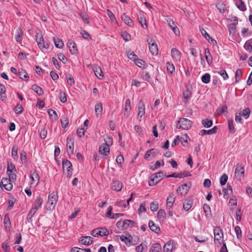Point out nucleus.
I'll return each mask as SVG.
<instances>
[{"instance_id":"obj_1","label":"nucleus","mask_w":252,"mask_h":252,"mask_svg":"<svg viewBox=\"0 0 252 252\" xmlns=\"http://www.w3.org/2000/svg\"><path fill=\"white\" fill-rule=\"evenodd\" d=\"M58 198V195L54 192H52L49 195L47 203L48 210H53L54 209L57 204Z\"/></svg>"},{"instance_id":"obj_2","label":"nucleus","mask_w":252,"mask_h":252,"mask_svg":"<svg viewBox=\"0 0 252 252\" xmlns=\"http://www.w3.org/2000/svg\"><path fill=\"white\" fill-rule=\"evenodd\" d=\"M164 175V173L162 171L152 175L149 181V185L153 186L156 185L162 179Z\"/></svg>"},{"instance_id":"obj_3","label":"nucleus","mask_w":252,"mask_h":252,"mask_svg":"<svg viewBox=\"0 0 252 252\" xmlns=\"http://www.w3.org/2000/svg\"><path fill=\"white\" fill-rule=\"evenodd\" d=\"M192 125L191 121L186 118H180L177 124L176 127L183 129H189Z\"/></svg>"},{"instance_id":"obj_4","label":"nucleus","mask_w":252,"mask_h":252,"mask_svg":"<svg viewBox=\"0 0 252 252\" xmlns=\"http://www.w3.org/2000/svg\"><path fill=\"white\" fill-rule=\"evenodd\" d=\"M214 242L215 244L218 242V245H220L223 242V232L220 227H216L214 229Z\"/></svg>"},{"instance_id":"obj_5","label":"nucleus","mask_w":252,"mask_h":252,"mask_svg":"<svg viewBox=\"0 0 252 252\" xmlns=\"http://www.w3.org/2000/svg\"><path fill=\"white\" fill-rule=\"evenodd\" d=\"M176 249V243L173 240H170L167 241L163 247L164 252H174Z\"/></svg>"},{"instance_id":"obj_6","label":"nucleus","mask_w":252,"mask_h":252,"mask_svg":"<svg viewBox=\"0 0 252 252\" xmlns=\"http://www.w3.org/2000/svg\"><path fill=\"white\" fill-rule=\"evenodd\" d=\"M147 42L149 44V48L150 52L153 55H157L158 54V49L155 40L151 37L147 39Z\"/></svg>"},{"instance_id":"obj_7","label":"nucleus","mask_w":252,"mask_h":252,"mask_svg":"<svg viewBox=\"0 0 252 252\" xmlns=\"http://www.w3.org/2000/svg\"><path fill=\"white\" fill-rule=\"evenodd\" d=\"M74 142V138L72 136H69L67 138L66 142V152L68 155L73 154Z\"/></svg>"},{"instance_id":"obj_8","label":"nucleus","mask_w":252,"mask_h":252,"mask_svg":"<svg viewBox=\"0 0 252 252\" xmlns=\"http://www.w3.org/2000/svg\"><path fill=\"white\" fill-rule=\"evenodd\" d=\"M138 118L141 121V118L145 114V105L142 100H140L138 104Z\"/></svg>"},{"instance_id":"obj_9","label":"nucleus","mask_w":252,"mask_h":252,"mask_svg":"<svg viewBox=\"0 0 252 252\" xmlns=\"http://www.w3.org/2000/svg\"><path fill=\"white\" fill-rule=\"evenodd\" d=\"M79 242L84 245H90L93 242V238L91 236H83L80 237Z\"/></svg>"},{"instance_id":"obj_10","label":"nucleus","mask_w":252,"mask_h":252,"mask_svg":"<svg viewBox=\"0 0 252 252\" xmlns=\"http://www.w3.org/2000/svg\"><path fill=\"white\" fill-rule=\"evenodd\" d=\"M1 183L6 190L9 191L12 189L13 185L9 179L6 178H3L1 180Z\"/></svg>"},{"instance_id":"obj_11","label":"nucleus","mask_w":252,"mask_h":252,"mask_svg":"<svg viewBox=\"0 0 252 252\" xmlns=\"http://www.w3.org/2000/svg\"><path fill=\"white\" fill-rule=\"evenodd\" d=\"M30 177L32 181L31 184L37 186L39 182V176L36 171H34L31 173Z\"/></svg>"},{"instance_id":"obj_12","label":"nucleus","mask_w":252,"mask_h":252,"mask_svg":"<svg viewBox=\"0 0 252 252\" xmlns=\"http://www.w3.org/2000/svg\"><path fill=\"white\" fill-rule=\"evenodd\" d=\"M189 189V187L188 186L187 184H184L178 188L177 192L178 193L181 195H185L188 193Z\"/></svg>"},{"instance_id":"obj_13","label":"nucleus","mask_w":252,"mask_h":252,"mask_svg":"<svg viewBox=\"0 0 252 252\" xmlns=\"http://www.w3.org/2000/svg\"><path fill=\"white\" fill-rule=\"evenodd\" d=\"M99 153L107 156L110 153V148L107 144H103L99 148Z\"/></svg>"},{"instance_id":"obj_14","label":"nucleus","mask_w":252,"mask_h":252,"mask_svg":"<svg viewBox=\"0 0 252 252\" xmlns=\"http://www.w3.org/2000/svg\"><path fill=\"white\" fill-rule=\"evenodd\" d=\"M93 70L94 73L99 79L101 80L103 78V72L101 69V68L97 65H95L93 67Z\"/></svg>"},{"instance_id":"obj_15","label":"nucleus","mask_w":252,"mask_h":252,"mask_svg":"<svg viewBox=\"0 0 252 252\" xmlns=\"http://www.w3.org/2000/svg\"><path fill=\"white\" fill-rule=\"evenodd\" d=\"M123 187L122 184L119 181H114L111 184V189L115 191H121Z\"/></svg>"},{"instance_id":"obj_16","label":"nucleus","mask_w":252,"mask_h":252,"mask_svg":"<svg viewBox=\"0 0 252 252\" xmlns=\"http://www.w3.org/2000/svg\"><path fill=\"white\" fill-rule=\"evenodd\" d=\"M235 175L237 178H238L239 179H241V178H243L244 176V168L241 166L237 165L235 169Z\"/></svg>"},{"instance_id":"obj_17","label":"nucleus","mask_w":252,"mask_h":252,"mask_svg":"<svg viewBox=\"0 0 252 252\" xmlns=\"http://www.w3.org/2000/svg\"><path fill=\"white\" fill-rule=\"evenodd\" d=\"M36 42L38 47L41 48H48V46L46 47L45 45L43 36L41 34H37L36 36Z\"/></svg>"},{"instance_id":"obj_18","label":"nucleus","mask_w":252,"mask_h":252,"mask_svg":"<svg viewBox=\"0 0 252 252\" xmlns=\"http://www.w3.org/2000/svg\"><path fill=\"white\" fill-rule=\"evenodd\" d=\"M67 46L69 48L70 52L72 54H75L77 53V47L75 43L71 40H69L67 43Z\"/></svg>"},{"instance_id":"obj_19","label":"nucleus","mask_w":252,"mask_h":252,"mask_svg":"<svg viewBox=\"0 0 252 252\" xmlns=\"http://www.w3.org/2000/svg\"><path fill=\"white\" fill-rule=\"evenodd\" d=\"M171 56L173 60L176 61H179L181 58L180 52L176 48L171 50Z\"/></svg>"},{"instance_id":"obj_20","label":"nucleus","mask_w":252,"mask_h":252,"mask_svg":"<svg viewBox=\"0 0 252 252\" xmlns=\"http://www.w3.org/2000/svg\"><path fill=\"white\" fill-rule=\"evenodd\" d=\"M175 201V197L173 193H170L166 200V204L168 208H171Z\"/></svg>"},{"instance_id":"obj_21","label":"nucleus","mask_w":252,"mask_h":252,"mask_svg":"<svg viewBox=\"0 0 252 252\" xmlns=\"http://www.w3.org/2000/svg\"><path fill=\"white\" fill-rule=\"evenodd\" d=\"M235 4L237 8L242 11L246 10L247 8L242 0H234Z\"/></svg>"},{"instance_id":"obj_22","label":"nucleus","mask_w":252,"mask_h":252,"mask_svg":"<svg viewBox=\"0 0 252 252\" xmlns=\"http://www.w3.org/2000/svg\"><path fill=\"white\" fill-rule=\"evenodd\" d=\"M131 109L130 107V101L129 99H127L125 102V112L124 115L127 117L129 114V111Z\"/></svg>"},{"instance_id":"obj_23","label":"nucleus","mask_w":252,"mask_h":252,"mask_svg":"<svg viewBox=\"0 0 252 252\" xmlns=\"http://www.w3.org/2000/svg\"><path fill=\"white\" fill-rule=\"evenodd\" d=\"M217 129L218 127L216 126L209 130L202 129L201 131V135L202 136H203L206 134H213L216 133Z\"/></svg>"},{"instance_id":"obj_24","label":"nucleus","mask_w":252,"mask_h":252,"mask_svg":"<svg viewBox=\"0 0 252 252\" xmlns=\"http://www.w3.org/2000/svg\"><path fill=\"white\" fill-rule=\"evenodd\" d=\"M23 35V32L20 28H18L16 31V33L15 34V39L16 41L18 43H21L22 39V36Z\"/></svg>"},{"instance_id":"obj_25","label":"nucleus","mask_w":252,"mask_h":252,"mask_svg":"<svg viewBox=\"0 0 252 252\" xmlns=\"http://www.w3.org/2000/svg\"><path fill=\"white\" fill-rule=\"evenodd\" d=\"M122 19L126 25L129 27L132 26V20L128 15H126V14H123Z\"/></svg>"},{"instance_id":"obj_26","label":"nucleus","mask_w":252,"mask_h":252,"mask_svg":"<svg viewBox=\"0 0 252 252\" xmlns=\"http://www.w3.org/2000/svg\"><path fill=\"white\" fill-rule=\"evenodd\" d=\"M72 164L67 159H63V167L64 170L69 171V170H72Z\"/></svg>"},{"instance_id":"obj_27","label":"nucleus","mask_w":252,"mask_h":252,"mask_svg":"<svg viewBox=\"0 0 252 252\" xmlns=\"http://www.w3.org/2000/svg\"><path fill=\"white\" fill-rule=\"evenodd\" d=\"M161 250V245L158 243L153 244L150 249V252H159Z\"/></svg>"},{"instance_id":"obj_28","label":"nucleus","mask_w":252,"mask_h":252,"mask_svg":"<svg viewBox=\"0 0 252 252\" xmlns=\"http://www.w3.org/2000/svg\"><path fill=\"white\" fill-rule=\"evenodd\" d=\"M204 54L207 62L209 64H210L212 63L213 58L209 51V50L208 48L205 49Z\"/></svg>"},{"instance_id":"obj_29","label":"nucleus","mask_w":252,"mask_h":252,"mask_svg":"<svg viewBox=\"0 0 252 252\" xmlns=\"http://www.w3.org/2000/svg\"><path fill=\"white\" fill-rule=\"evenodd\" d=\"M53 41L57 48H62L63 47L64 43L62 39L57 37H54Z\"/></svg>"},{"instance_id":"obj_30","label":"nucleus","mask_w":252,"mask_h":252,"mask_svg":"<svg viewBox=\"0 0 252 252\" xmlns=\"http://www.w3.org/2000/svg\"><path fill=\"white\" fill-rule=\"evenodd\" d=\"M149 227L152 231L155 233H158L160 231V228L156 225L153 221L150 220L149 222Z\"/></svg>"},{"instance_id":"obj_31","label":"nucleus","mask_w":252,"mask_h":252,"mask_svg":"<svg viewBox=\"0 0 252 252\" xmlns=\"http://www.w3.org/2000/svg\"><path fill=\"white\" fill-rule=\"evenodd\" d=\"M102 110V105L101 103H97L95 104V112L97 117H98L101 114Z\"/></svg>"},{"instance_id":"obj_32","label":"nucleus","mask_w":252,"mask_h":252,"mask_svg":"<svg viewBox=\"0 0 252 252\" xmlns=\"http://www.w3.org/2000/svg\"><path fill=\"white\" fill-rule=\"evenodd\" d=\"M43 200L40 196H38L34 202L33 207L35 209H38L42 205Z\"/></svg>"},{"instance_id":"obj_33","label":"nucleus","mask_w":252,"mask_h":252,"mask_svg":"<svg viewBox=\"0 0 252 252\" xmlns=\"http://www.w3.org/2000/svg\"><path fill=\"white\" fill-rule=\"evenodd\" d=\"M3 223L6 229L10 228L11 227V222L8 214H6L4 218Z\"/></svg>"},{"instance_id":"obj_34","label":"nucleus","mask_w":252,"mask_h":252,"mask_svg":"<svg viewBox=\"0 0 252 252\" xmlns=\"http://www.w3.org/2000/svg\"><path fill=\"white\" fill-rule=\"evenodd\" d=\"M244 48L248 51H252V38L247 41L244 46Z\"/></svg>"},{"instance_id":"obj_35","label":"nucleus","mask_w":252,"mask_h":252,"mask_svg":"<svg viewBox=\"0 0 252 252\" xmlns=\"http://www.w3.org/2000/svg\"><path fill=\"white\" fill-rule=\"evenodd\" d=\"M250 110L249 108L244 109L241 112H239V114L241 116H243L246 119H248L250 115Z\"/></svg>"},{"instance_id":"obj_36","label":"nucleus","mask_w":252,"mask_h":252,"mask_svg":"<svg viewBox=\"0 0 252 252\" xmlns=\"http://www.w3.org/2000/svg\"><path fill=\"white\" fill-rule=\"evenodd\" d=\"M125 228L126 230L128 228H132L135 225V222L132 220H125Z\"/></svg>"},{"instance_id":"obj_37","label":"nucleus","mask_w":252,"mask_h":252,"mask_svg":"<svg viewBox=\"0 0 252 252\" xmlns=\"http://www.w3.org/2000/svg\"><path fill=\"white\" fill-rule=\"evenodd\" d=\"M191 92L189 90L187 89L183 92V97L185 100V102L186 103L189 98L191 95Z\"/></svg>"},{"instance_id":"obj_38","label":"nucleus","mask_w":252,"mask_h":252,"mask_svg":"<svg viewBox=\"0 0 252 252\" xmlns=\"http://www.w3.org/2000/svg\"><path fill=\"white\" fill-rule=\"evenodd\" d=\"M216 7L220 13H224L226 10V7L223 3L219 2L216 4Z\"/></svg>"},{"instance_id":"obj_39","label":"nucleus","mask_w":252,"mask_h":252,"mask_svg":"<svg viewBox=\"0 0 252 252\" xmlns=\"http://www.w3.org/2000/svg\"><path fill=\"white\" fill-rule=\"evenodd\" d=\"M203 209L205 216L208 218L210 217L211 216V210L210 206L208 205L205 204L203 206Z\"/></svg>"},{"instance_id":"obj_40","label":"nucleus","mask_w":252,"mask_h":252,"mask_svg":"<svg viewBox=\"0 0 252 252\" xmlns=\"http://www.w3.org/2000/svg\"><path fill=\"white\" fill-rule=\"evenodd\" d=\"M223 192L224 193H223L224 197L225 198H227L229 194L230 193H232V189L231 187L230 186H228V185H227V188L223 189Z\"/></svg>"},{"instance_id":"obj_41","label":"nucleus","mask_w":252,"mask_h":252,"mask_svg":"<svg viewBox=\"0 0 252 252\" xmlns=\"http://www.w3.org/2000/svg\"><path fill=\"white\" fill-rule=\"evenodd\" d=\"M147 249V246L146 245H143V244H141L136 247L135 250L137 252H143L146 251Z\"/></svg>"},{"instance_id":"obj_42","label":"nucleus","mask_w":252,"mask_h":252,"mask_svg":"<svg viewBox=\"0 0 252 252\" xmlns=\"http://www.w3.org/2000/svg\"><path fill=\"white\" fill-rule=\"evenodd\" d=\"M99 228L100 236H107L109 234V230L105 227H101Z\"/></svg>"},{"instance_id":"obj_43","label":"nucleus","mask_w":252,"mask_h":252,"mask_svg":"<svg viewBox=\"0 0 252 252\" xmlns=\"http://www.w3.org/2000/svg\"><path fill=\"white\" fill-rule=\"evenodd\" d=\"M202 124L205 127H210L213 125V122L211 120L204 119L202 121Z\"/></svg>"},{"instance_id":"obj_44","label":"nucleus","mask_w":252,"mask_h":252,"mask_svg":"<svg viewBox=\"0 0 252 252\" xmlns=\"http://www.w3.org/2000/svg\"><path fill=\"white\" fill-rule=\"evenodd\" d=\"M18 75L19 77L22 80H26L28 78V73L23 70H21V71H19Z\"/></svg>"},{"instance_id":"obj_45","label":"nucleus","mask_w":252,"mask_h":252,"mask_svg":"<svg viewBox=\"0 0 252 252\" xmlns=\"http://www.w3.org/2000/svg\"><path fill=\"white\" fill-rule=\"evenodd\" d=\"M23 111V108L21 104L17 103L14 108V112L17 114H21Z\"/></svg>"},{"instance_id":"obj_46","label":"nucleus","mask_w":252,"mask_h":252,"mask_svg":"<svg viewBox=\"0 0 252 252\" xmlns=\"http://www.w3.org/2000/svg\"><path fill=\"white\" fill-rule=\"evenodd\" d=\"M125 225H126L125 223V220L123 221H119L116 224L118 228L121 230H126Z\"/></svg>"},{"instance_id":"obj_47","label":"nucleus","mask_w":252,"mask_h":252,"mask_svg":"<svg viewBox=\"0 0 252 252\" xmlns=\"http://www.w3.org/2000/svg\"><path fill=\"white\" fill-rule=\"evenodd\" d=\"M166 68L168 72L171 74L175 71V67L173 63H167L166 64Z\"/></svg>"},{"instance_id":"obj_48","label":"nucleus","mask_w":252,"mask_h":252,"mask_svg":"<svg viewBox=\"0 0 252 252\" xmlns=\"http://www.w3.org/2000/svg\"><path fill=\"white\" fill-rule=\"evenodd\" d=\"M32 90L39 95H41L43 93V91L41 88L38 86L33 85L32 86Z\"/></svg>"},{"instance_id":"obj_49","label":"nucleus","mask_w":252,"mask_h":252,"mask_svg":"<svg viewBox=\"0 0 252 252\" xmlns=\"http://www.w3.org/2000/svg\"><path fill=\"white\" fill-rule=\"evenodd\" d=\"M201 80L204 83H208L210 80V74L209 73H205L204 75L202 76Z\"/></svg>"},{"instance_id":"obj_50","label":"nucleus","mask_w":252,"mask_h":252,"mask_svg":"<svg viewBox=\"0 0 252 252\" xmlns=\"http://www.w3.org/2000/svg\"><path fill=\"white\" fill-rule=\"evenodd\" d=\"M5 93V88L4 85L0 83V98L3 99Z\"/></svg>"},{"instance_id":"obj_51","label":"nucleus","mask_w":252,"mask_h":252,"mask_svg":"<svg viewBox=\"0 0 252 252\" xmlns=\"http://www.w3.org/2000/svg\"><path fill=\"white\" fill-rule=\"evenodd\" d=\"M228 179V176L226 174H223L220 178V184L221 185L223 186L224 185Z\"/></svg>"},{"instance_id":"obj_52","label":"nucleus","mask_w":252,"mask_h":252,"mask_svg":"<svg viewBox=\"0 0 252 252\" xmlns=\"http://www.w3.org/2000/svg\"><path fill=\"white\" fill-rule=\"evenodd\" d=\"M166 213L164 210L160 209L158 212V217L159 219L164 220L165 218Z\"/></svg>"},{"instance_id":"obj_53","label":"nucleus","mask_w":252,"mask_h":252,"mask_svg":"<svg viewBox=\"0 0 252 252\" xmlns=\"http://www.w3.org/2000/svg\"><path fill=\"white\" fill-rule=\"evenodd\" d=\"M242 75V71L241 69H238L235 73V80L237 82L241 80V76Z\"/></svg>"},{"instance_id":"obj_54","label":"nucleus","mask_w":252,"mask_h":252,"mask_svg":"<svg viewBox=\"0 0 252 252\" xmlns=\"http://www.w3.org/2000/svg\"><path fill=\"white\" fill-rule=\"evenodd\" d=\"M227 111V107L226 106L224 105L221 107L217 109V114L218 115H221V114L226 112Z\"/></svg>"},{"instance_id":"obj_55","label":"nucleus","mask_w":252,"mask_h":252,"mask_svg":"<svg viewBox=\"0 0 252 252\" xmlns=\"http://www.w3.org/2000/svg\"><path fill=\"white\" fill-rule=\"evenodd\" d=\"M59 98L60 101L63 103H64L67 101V98L65 93L62 91H60L59 94Z\"/></svg>"},{"instance_id":"obj_56","label":"nucleus","mask_w":252,"mask_h":252,"mask_svg":"<svg viewBox=\"0 0 252 252\" xmlns=\"http://www.w3.org/2000/svg\"><path fill=\"white\" fill-rule=\"evenodd\" d=\"M138 21L141 24L142 27L144 29H146L147 28L146 21L145 18L141 16L140 17L138 18Z\"/></svg>"},{"instance_id":"obj_57","label":"nucleus","mask_w":252,"mask_h":252,"mask_svg":"<svg viewBox=\"0 0 252 252\" xmlns=\"http://www.w3.org/2000/svg\"><path fill=\"white\" fill-rule=\"evenodd\" d=\"M18 148L16 146H13L12 148L11 155L12 157L16 159L18 158Z\"/></svg>"},{"instance_id":"obj_58","label":"nucleus","mask_w":252,"mask_h":252,"mask_svg":"<svg viewBox=\"0 0 252 252\" xmlns=\"http://www.w3.org/2000/svg\"><path fill=\"white\" fill-rule=\"evenodd\" d=\"M234 230L237 238L239 239L242 237V232L240 227L239 226H236L235 227Z\"/></svg>"},{"instance_id":"obj_59","label":"nucleus","mask_w":252,"mask_h":252,"mask_svg":"<svg viewBox=\"0 0 252 252\" xmlns=\"http://www.w3.org/2000/svg\"><path fill=\"white\" fill-rule=\"evenodd\" d=\"M158 208V204L157 202H153L150 204V209L152 211H156Z\"/></svg>"},{"instance_id":"obj_60","label":"nucleus","mask_w":252,"mask_h":252,"mask_svg":"<svg viewBox=\"0 0 252 252\" xmlns=\"http://www.w3.org/2000/svg\"><path fill=\"white\" fill-rule=\"evenodd\" d=\"M107 14L112 22H114L116 20L114 14L110 10H107Z\"/></svg>"},{"instance_id":"obj_61","label":"nucleus","mask_w":252,"mask_h":252,"mask_svg":"<svg viewBox=\"0 0 252 252\" xmlns=\"http://www.w3.org/2000/svg\"><path fill=\"white\" fill-rule=\"evenodd\" d=\"M48 114L50 117H53V119L56 120L57 119V114L55 111L52 109H50L48 111Z\"/></svg>"},{"instance_id":"obj_62","label":"nucleus","mask_w":252,"mask_h":252,"mask_svg":"<svg viewBox=\"0 0 252 252\" xmlns=\"http://www.w3.org/2000/svg\"><path fill=\"white\" fill-rule=\"evenodd\" d=\"M76 133L79 137H83L85 135V129L84 128H78Z\"/></svg>"},{"instance_id":"obj_63","label":"nucleus","mask_w":252,"mask_h":252,"mask_svg":"<svg viewBox=\"0 0 252 252\" xmlns=\"http://www.w3.org/2000/svg\"><path fill=\"white\" fill-rule=\"evenodd\" d=\"M61 124L63 127H66L68 125V120L67 117H64L61 120Z\"/></svg>"},{"instance_id":"obj_64","label":"nucleus","mask_w":252,"mask_h":252,"mask_svg":"<svg viewBox=\"0 0 252 252\" xmlns=\"http://www.w3.org/2000/svg\"><path fill=\"white\" fill-rule=\"evenodd\" d=\"M219 73L223 77L224 80L228 78V75L224 69H221L219 72Z\"/></svg>"}]
</instances>
